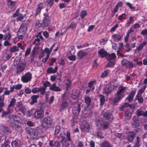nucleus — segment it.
Instances as JSON below:
<instances>
[{"instance_id":"nucleus-28","label":"nucleus","mask_w":147,"mask_h":147,"mask_svg":"<svg viewBox=\"0 0 147 147\" xmlns=\"http://www.w3.org/2000/svg\"><path fill=\"white\" fill-rule=\"evenodd\" d=\"M125 87H123L121 86H119L118 88L119 90L117 92L118 93H120L121 94V93L125 89Z\"/></svg>"},{"instance_id":"nucleus-19","label":"nucleus","mask_w":147,"mask_h":147,"mask_svg":"<svg viewBox=\"0 0 147 147\" xmlns=\"http://www.w3.org/2000/svg\"><path fill=\"white\" fill-rule=\"evenodd\" d=\"M80 111V104L78 105L77 107L74 108L73 110V113L75 116H77L79 114Z\"/></svg>"},{"instance_id":"nucleus-22","label":"nucleus","mask_w":147,"mask_h":147,"mask_svg":"<svg viewBox=\"0 0 147 147\" xmlns=\"http://www.w3.org/2000/svg\"><path fill=\"white\" fill-rule=\"evenodd\" d=\"M20 103H18L17 104V106L18 107V109L21 111L23 113V115H25V112L26 111V109L25 107L22 105H20Z\"/></svg>"},{"instance_id":"nucleus-16","label":"nucleus","mask_w":147,"mask_h":147,"mask_svg":"<svg viewBox=\"0 0 147 147\" xmlns=\"http://www.w3.org/2000/svg\"><path fill=\"white\" fill-rule=\"evenodd\" d=\"M135 94L136 91L134 90H132L129 95L126 98V99H127L129 102H131Z\"/></svg>"},{"instance_id":"nucleus-47","label":"nucleus","mask_w":147,"mask_h":147,"mask_svg":"<svg viewBox=\"0 0 147 147\" xmlns=\"http://www.w3.org/2000/svg\"><path fill=\"white\" fill-rule=\"evenodd\" d=\"M2 130L5 133L9 131V129L7 127L5 126H3L2 127Z\"/></svg>"},{"instance_id":"nucleus-24","label":"nucleus","mask_w":147,"mask_h":147,"mask_svg":"<svg viewBox=\"0 0 147 147\" xmlns=\"http://www.w3.org/2000/svg\"><path fill=\"white\" fill-rule=\"evenodd\" d=\"M129 109H128L125 111V115L126 119H129L131 117L132 114L129 112Z\"/></svg>"},{"instance_id":"nucleus-62","label":"nucleus","mask_w":147,"mask_h":147,"mask_svg":"<svg viewBox=\"0 0 147 147\" xmlns=\"http://www.w3.org/2000/svg\"><path fill=\"white\" fill-rule=\"evenodd\" d=\"M42 24L40 23V21L38 20L36 22V28H39L41 26Z\"/></svg>"},{"instance_id":"nucleus-38","label":"nucleus","mask_w":147,"mask_h":147,"mask_svg":"<svg viewBox=\"0 0 147 147\" xmlns=\"http://www.w3.org/2000/svg\"><path fill=\"white\" fill-rule=\"evenodd\" d=\"M95 82V80L92 81L88 83V86L90 88V89H91L92 88V90H93L94 89V87H92V86L94 84Z\"/></svg>"},{"instance_id":"nucleus-7","label":"nucleus","mask_w":147,"mask_h":147,"mask_svg":"<svg viewBox=\"0 0 147 147\" xmlns=\"http://www.w3.org/2000/svg\"><path fill=\"white\" fill-rule=\"evenodd\" d=\"M81 127L82 129L85 131H88L90 128L89 124L85 121H83Z\"/></svg>"},{"instance_id":"nucleus-63","label":"nucleus","mask_w":147,"mask_h":147,"mask_svg":"<svg viewBox=\"0 0 147 147\" xmlns=\"http://www.w3.org/2000/svg\"><path fill=\"white\" fill-rule=\"evenodd\" d=\"M69 145V143L67 140H65L63 142V147H67Z\"/></svg>"},{"instance_id":"nucleus-43","label":"nucleus","mask_w":147,"mask_h":147,"mask_svg":"<svg viewBox=\"0 0 147 147\" xmlns=\"http://www.w3.org/2000/svg\"><path fill=\"white\" fill-rule=\"evenodd\" d=\"M16 102V99L15 98H12L10 102V104L9 105V106H13L15 104Z\"/></svg>"},{"instance_id":"nucleus-29","label":"nucleus","mask_w":147,"mask_h":147,"mask_svg":"<svg viewBox=\"0 0 147 147\" xmlns=\"http://www.w3.org/2000/svg\"><path fill=\"white\" fill-rule=\"evenodd\" d=\"M100 100V105H103L105 102V97L102 95H100L99 96Z\"/></svg>"},{"instance_id":"nucleus-18","label":"nucleus","mask_w":147,"mask_h":147,"mask_svg":"<svg viewBox=\"0 0 147 147\" xmlns=\"http://www.w3.org/2000/svg\"><path fill=\"white\" fill-rule=\"evenodd\" d=\"M50 89L55 91L58 92L61 90L58 87L56 86L55 84L54 83L50 86Z\"/></svg>"},{"instance_id":"nucleus-61","label":"nucleus","mask_w":147,"mask_h":147,"mask_svg":"<svg viewBox=\"0 0 147 147\" xmlns=\"http://www.w3.org/2000/svg\"><path fill=\"white\" fill-rule=\"evenodd\" d=\"M60 127L59 126H57L55 128V135L57 134L59 131Z\"/></svg>"},{"instance_id":"nucleus-46","label":"nucleus","mask_w":147,"mask_h":147,"mask_svg":"<svg viewBox=\"0 0 147 147\" xmlns=\"http://www.w3.org/2000/svg\"><path fill=\"white\" fill-rule=\"evenodd\" d=\"M53 0H47V4L48 6L51 7L53 3Z\"/></svg>"},{"instance_id":"nucleus-1","label":"nucleus","mask_w":147,"mask_h":147,"mask_svg":"<svg viewBox=\"0 0 147 147\" xmlns=\"http://www.w3.org/2000/svg\"><path fill=\"white\" fill-rule=\"evenodd\" d=\"M117 86V84H114L113 82H111L106 86L104 90L103 93L108 94L111 92L112 90L116 88Z\"/></svg>"},{"instance_id":"nucleus-50","label":"nucleus","mask_w":147,"mask_h":147,"mask_svg":"<svg viewBox=\"0 0 147 147\" xmlns=\"http://www.w3.org/2000/svg\"><path fill=\"white\" fill-rule=\"evenodd\" d=\"M46 89V88H44V87H41L39 88V92H40V93L42 94L43 95L45 92Z\"/></svg>"},{"instance_id":"nucleus-17","label":"nucleus","mask_w":147,"mask_h":147,"mask_svg":"<svg viewBox=\"0 0 147 147\" xmlns=\"http://www.w3.org/2000/svg\"><path fill=\"white\" fill-rule=\"evenodd\" d=\"M87 53L86 52H84L82 50L79 51L77 53V56L78 58L82 59L85 56L87 55Z\"/></svg>"},{"instance_id":"nucleus-44","label":"nucleus","mask_w":147,"mask_h":147,"mask_svg":"<svg viewBox=\"0 0 147 147\" xmlns=\"http://www.w3.org/2000/svg\"><path fill=\"white\" fill-rule=\"evenodd\" d=\"M126 17V15L125 13H123L120 15L118 18V19L119 20H124Z\"/></svg>"},{"instance_id":"nucleus-26","label":"nucleus","mask_w":147,"mask_h":147,"mask_svg":"<svg viewBox=\"0 0 147 147\" xmlns=\"http://www.w3.org/2000/svg\"><path fill=\"white\" fill-rule=\"evenodd\" d=\"M101 147H112L110 145V144L105 141H104L100 144Z\"/></svg>"},{"instance_id":"nucleus-33","label":"nucleus","mask_w":147,"mask_h":147,"mask_svg":"<svg viewBox=\"0 0 147 147\" xmlns=\"http://www.w3.org/2000/svg\"><path fill=\"white\" fill-rule=\"evenodd\" d=\"M10 51L11 52H15L19 50L18 48L16 46H14L10 48Z\"/></svg>"},{"instance_id":"nucleus-6","label":"nucleus","mask_w":147,"mask_h":147,"mask_svg":"<svg viewBox=\"0 0 147 147\" xmlns=\"http://www.w3.org/2000/svg\"><path fill=\"white\" fill-rule=\"evenodd\" d=\"M44 115V111L42 110L36 111L34 114L35 118L37 119H41L42 118Z\"/></svg>"},{"instance_id":"nucleus-45","label":"nucleus","mask_w":147,"mask_h":147,"mask_svg":"<svg viewBox=\"0 0 147 147\" xmlns=\"http://www.w3.org/2000/svg\"><path fill=\"white\" fill-rule=\"evenodd\" d=\"M22 84H18L14 85V87L16 90H19L22 88Z\"/></svg>"},{"instance_id":"nucleus-5","label":"nucleus","mask_w":147,"mask_h":147,"mask_svg":"<svg viewBox=\"0 0 147 147\" xmlns=\"http://www.w3.org/2000/svg\"><path fill=\"white\" fill-rule=\"evenodd\" d=\"M124 96L123 95L120 93H118L117 92L115 95V97L113 100V102L111 103V104L113 105H115L116 103L118 102Z\"/></svg>"},{"instance_id":"nucleus-58","label":"nucleus","mask_w":147,"mask_h":147,"mask_svg":"<svg viewBox=\"0 0 147 147\" xmlns=\"http://www.w3.org/2000/svg\"><path fill=\"white\" fill-rule=\"evenodd\" d=\"M127 63V64L126 66L127 68L130 69L133 67V65L131 62L128 61V63Z\"/></svg>"},{"instance_id":"nucleus-31","label":"nucleus","mask_w":147,"mask_h":147,"mask_svg":"<svg viewBox=\"0 0 147 147\" xmlns=\"http://www.w3.org/2000/svg\"><path fill=\"white\" fill-rule=\"evenodd\" d=\"M15 2L12 1L11 0H9L7 1V4L9 7L12 8L14 6Z\"/></svg>"},{"instance_id":"nucleus-64","label":"nucleus","mask_w":147,"mask_h":147,"mask_svg":"<svg viewBox=\"0 0 147 147\" xmlns=\"http://www.w3.org/2000/svg\"><path fill=\"white\" fill-rule=\"evenodd\" d=\"M127 63H128V61L126 59H123L122 62V64L123 66H125L126 67L127 64Z\"/></svg>"},{"instance_id":"nucleus-20","label":"nucleus","mask_w":147,"mask_h":147,"mask_svg":"<svg viewBox=\"0 0 147 147\" xmlns=\"http://www.w3.org/2000/svg\"><path fill=\"white\" fill-rule=\"evenodd\" d=\"M98 53L99 55H100L102 57H106L107 54L106 51L102 49H100L98 51Z\"/></svg>"},{"instance_id":"nucleus-25","label":"nucleus","mask_w":147,"mask_h":147,"mask_svg":"<svg viewBox=\"0 0 147 147\" xmlns=\"http://www.w3.org/2000/svg\"><path fill=\"white\" fill-rule=\"evenodd\" d=\"M58 67H56L54 69L52 67L48 68L47 69V72L49 73H54L56 72Z\"/></svg>"},{"instance_id":"nucleus-51","label":"nucleus","mask_w":147,"mask_h":147,"mask_svg":"<svg viewBox=\"0 0 147 147\" xmlns=\"http://www.w3.org/2000/svg\"><path fill=\"white\" fill-rule=\"evenodd\" d=\"M43 86L44 87L46 88L47 87H50V86H51L50 83L48 81L43 82Z\"/></svg>"},{"instance_id":"nucleus-23","label":"nucleus","mask_w":147,"mask_h":147,"mask_svg":"<svg viewBox=\"0 0 147 147\" xmlns=\"http://www.w3.org/2000/svg\"><path fill=\"white\" fill-rule=\"evenodd\" d=\"M146 43H147L146 41L143 42L136 48V49L139 51L143 49L144 47L146 45Z\"/></svg>"},{"instance_id":"nucleus-4","label":"nucleus","mask_w":147,"mask_h":147,"mask_svg":"<svg viewBox=\"0 0 147 147\" xmlns=\"http://www.w3.org/2000/svg\"><path fill=\"white\" fill-rule=\"evenodd\" d=\"M32 78V74L29 72H28L25 73L22 76L21 80L23 82L26 83L30 81Z\"/></svg>"},{"instance_id":"nucleus-9","label":"nucleus","mask_w":147,"mask_h":147,"mask_svg":"<svg viewBox=\"0 0 147 147\" xmlns=\"http://www.w3.org/2000/svg\"><path fill=\"white\" fill-rule=\"evenodd\" d=\"M27 30V27L24 24H22L20 26L18 34L25 35Z\"/></svg>"},{"instance_id":"nucleus-11","label":"nucleus","mask_w":147,"mask_h":147,"mask_svg":"<svg viewBox=\"0 0 147 147\" xmlns=\"http://www.w3.org/2000/svg\"><path fill=\"white\" fill-rule=\"evenodd\" d=\"M136 115L138 116H143L144 117L147 116V111L144 112L140 109H138L136 111Z\"/></svg>"},{"instance_id":"nucleus-53","label":"nucleus","mask_w":147,"mask_h":147,"mask_svg":"<svg viewBox=\"0 0 147 147\" xmlns=\"http://www.w3.org/2000/svg\"><path fill=\"white\" fill-rule=\"evenodd\" d=\"M39 97V96L38 95H34L32 96L31 97L32 100H33L34 101H35L36 102H37V99Z\"/></svg>"},{"instance_id":"nucleus-60","label":"nucleus","mask_w":147,"mask_h":147,"mask_svg":"<svg viewBox=\"0 0 147 147\" xmlns=\"http://www.w3.org/2000/svg\"><path fill=\"white\" fill-rule=\"evenodd\" d=\"M18 16V17L17 18V21H21L24 18V16L21 14H20Z\"/></svg>"},{"instance_id":"nucleus-12","label":"nucleus","mask_w":147,"mask_h":147,"mask_svg":"<svg viewBox=\"0 0 147 147\" xmlns=\"http://www.w3.org/2000/svg\"><path fill=\"white\" fill-rule=\"evenodd\" d=\"M44 16H45L43 22V24L45 26H48L50 23L49 18L46 14H44Z\"/></svg>"},{"instance_id":"nucleus-21","label":"nucleus","mask_w":147,"mask_h":147,"mask_svg":"<svg viewBox=\"0 0 147 147\" xmlns=\"http://www.w3.org/2000/svg\"><path fill=\"white\" fill-rule=\"evenodd\" d=\"M9 118L12 121H14L17 122H20L21 119L20 117L15 115H11L9 116Z\"/></svg>"},{"instance_id":"nucleus-27","label":"nucleus","mask_w":147,"mask_h":147,"mask_svg":"<svg viewBox=\"0 0 147 147\" xmlns=\"http://www.w3.org/2000/svg\"><path fill=\"white\" fill-rule=\"evenodd\" d=\"M27 133L30 136L35 135L36 134L35 130L32 129V128H30L27 131Z\"/></svg>"},{"instance_id":"nucleus-57","label":"nucleus","mask_w":147,"mask_h":147,"mask_svg":"<svg viewBox=\"0 0 147 147\" xmlns=\"http://www.w3.org/2000/svg\"><path fill=\"white\" fill-rule=\"evenodd\" d=\"M129 104L127 103H125L120 108V109L122 111L123 110V108H124L127 107H129Z\"/></svg>"},{"instance_id":"nucleus-8","label":"nucleus","mask_w":147,"mask_h":147,"mask_svg":"<svg viewBox=\"0 0 147 147\" xmlns=\"http://www.w3.org/2000/svg\"><path fill=\"white\" fill-rule=\"evenodd\" d=\"M26 65L25 62H20V64L17 67V73L22 72L24 70Z\"/></svg>"},{"instance_id":"nucleus-56","label":"nucleus","mask_w":147,"mask_h":147,"mask_svg":"<svg viewBox=\"0 0 147 147\" xmlns=\"http://www.w3.org/2000/svg\"><path fill=\"white\" fill-rule=\"evenodd\" d=\"M11 145L13 147H18V143L16 141H13L11 143Z\"/></svg>"},{"instance_id":"nucleus-55","label":"nucleus","mask_w":147,"mask_h":147,"mask_svg":"<svg viewBox=\"0 0 147 147\" xmlns=\"http://www.w3.org/2000/svg\"><path fill=\"white\" fill-rule=\"evenodd\" d=\"M137 141L135 144L134 147H139L140 146L139 142V138L137 137Z\"/></svg>"},{"instance_id":"nucleus-49","label":"nucleus","mask_w":147,"mask_h":147,"mask_svg":"<svg viewBox=\"0 0 147 147\" xmlns=\"http://www.w3.org/2000/svg\"><path fill=\"white\" fill-rule=\"evenodd\" d=\"M115 60L113 61H109V63L107 64V66L110 67H113L115 64Z\"/></svg>"},{"instance_id":"nucleus-3","label":"nucleus","mask_w":147,"mask_h":147,"mask_svg":"<svg viewBox=\"0 0 147 147\" xmlns=\"http://www.w3.org/2000/svg\"><path fill=\"white\" fill-rule=\"evenodd\" d=\"M97 124L100 125L104 130L108 128L110 121H107L106 120L98 119L96 121Z\"/></svg>"},{"instance_id":"nucleus-48","label":"nucleus","mask_w":147,"mask_h":147,"mask_svg":"<svg viewBox=\"0 0 147 147\" xmlns=\"http://www.w3.org/2000/svg\"><path fill=\"white\" fill-rule=\"evenodd\" d=\"M32 92L34 94H36L39 92V88H33L32 90Z\"/></svg>"},{"instance_id":"nucleus-52","label":"nucleus","mask_w":147,"mask_h":147,"mask_svg":"<svg viewBox=\"0 0 147 147\" xmlns=\"http://www.w3.org/2000/svg\"><path fill=\"white\" fill-rule=\"evenodd\" d=\"M20 62V60L19 59L16 58L15 59L13 62L14 64L15 65H19Z\"/></svg>"},{"instance_id":"nucleus-40","label":"nucleus","mask_w":147,"mask_h":147,"mask_svg":"<svg viewBox=\"0 0 147 147\" xmlns=\"http://www.w3.org/2000/svg\"><path fill=\"white\" fill-rule=\"evenodd\" d=\"M85 101L88 105H89L91 102L90 98L88 96L86 97L85 98Z\"/></svg>"},{"instance_id":"nucleus-14","label":"nucleus","mask_w":147,"mask_h":147,"mask_svg":"<svg viewBox=\"0 0 147 147\" xmlns=\"http://www.w3.org/2000/svg\"><path fill=\"white\" fill-rule=\"evenodd\" d=\"M122 36L119 34H114L112 36V39L114 41H118L120 40Z\"/></svg>"},{"instance_id":"nucleus-54","label":"nucleus","mask_w":147,"mask_h":147,"mask_svg":"<svg viewBox=\"0 0 147 147\" xmlns=\"http://www.w3.org/2000/svg\"><path fill=\"white\" fill-rule=\"evenodd\" d=\"M65 136V133L64 132H63L61 133L60 136V138H61L62 141L64 140Z\"/></svg>"},{"instance_id":"nucleus-37","label":"nucleus","mask_w":147,"mask_h":147,"mask_svg":"<svg viewBox=\"0 0 147 147\" xmlns=\"http://www.w3.org/2000/svg\"><path fill=\"white\" fill-rule=\"evenodd\" d=\"M11 38V36L10 33L6 34L4 36V40H9Z\"/></svg>"},{"instance_id":"nucleus-42","label":"nucleus","mask_w":147,"mask_h":147,"mask_svg":"<svg viewBox=\"0 0 147 147\" xmlns=\"http://www.w3.org/2000/svg\"><path fill=\"white\" fill-rule=\"evenodd\" d=\"M87 14L86 11L85 10H83L81 12L80 16L82 18H83L86 16Z\"/></svg>"},{"instance_id":"nucleus-41","label":"nucleus","mask_w":147,"mask_h":147,"mask_svg":"<svg viewBox=\"0 0 147 147\" xmlns=\"http://www.w3.org/2000/svg\"><path fill=\"white\" fill-rule=\"evenodd\" d=\"M33 110H30L28 111L27 112H25V115H26V116L27 117H29L31 115V114L32 113V111Z\"/></svg>"},{"instance_id":"nucleus-34","label":"nucleus","mask_w":147,"mask_h":147,"mask_svg":"<svg viewBox=\"0 0 147 147\" xmlns=\"http://www.w3.org/2000/svg\"><path fill=\"white\" fill-rule=\"evenodd\" d=\"M146 88V86H143L138 91L137 95H141L142 93L144 92Z\"/></svg>"},{"instance_id":"nucleus-15","label":"nucleus","mask_w":147,"mask_h":147,"mask_svg":"<svg viewBox=\"0 0 147 147\" xmlns=\"http://www.w3.org/2000/svg\"><path fill=\"white\" fill-rule=\"evenodd\" d=\"M134 137V134L133 132L130 131L128 132L127 138L128 141L132 142L133 140Z\"/></svg>"},{"instance_id":"nucleus-30","label":"nucleus","mask_w":147,"mask_h":147,"mask_svg":"<svg viewBox=\"0 0 147 147\" xmlns=\"http://www.w3.org/2000/svg\"><path fill=\"white\" fill-rule=\"evenodd\" d=\"M109 70H105L101 74V77L102 78H105L107 77L109 73Z\"/></svg>"},{"instance_id":"nucleus-35","label":"nucleus","mask_w":147,"mask_h":147,"mask_svg":"<svg viewBox=\"0 0 147 147\" xmlns=\"http://www.w3.org/2000/svg\"><path fill=\"white\" fill-rule=\"evenodd\" d=\"M4 100V96L3 95L0 96V107H2L4 105L3 101Z\"/></svg>"},{"instance_id":"nucleus-59","label":"nucleus","mask_w":147,"mask_h":147,"mask_svg":"<svg viewBox=\"0 0 147 147\" xmlns=\"http://www.w3.org/2000/svg\"><path fill=\"white\" fill-rule=\"evenodd\" d=\"M68 59L71 61H75L76 59V56L75 55H72L68 57Z\"/></svg>"},{"instance_id":"nucleus-39","label":"nucleus","mask_w":147,"mask_h":147,"mask_svg":"<svg viewBox=\"0 0 147 147\" xmlns=\"http://www.w3.org/2000/svg\"><path fill=\"white\" fill-rule=\"evenodd\" d=\"M43 51L45 53L47 54V56H48V57H49V55L51 52V51H50L49 48H46L44 49Z\"/></svg>"},{"instance_id":"nucleus-10","label":"nucleus","mask_w":147,"mask_h":147,"mask_svg":"<svg viewBox=\"0 0 147 147\" xmlns=\"http://www.w3.org/2000/svg\"><path fill=\"white\" fill-rule=\"evenodd\" d=\"M116 57V55L114 53H112L111 55L107 53L106 57V58L109 61H113L115 60Z\"/></svg>"},{"instance_id":"nucleus-2","label":"nucleus","mask_w":147,"mask_h":147,"mask_svg":"<svg viewBox=\"0 0 147 147\" xmlns=\"http://www.w3.org/2000/svg\"><path fill=\"white\" fill-rule=\"evenodd\" d=\"M52 122V120L50 117H46L42 120V125L44 127L48 128L51 126Z\"/></svg>"},{"instance_id":"nucleus-32","label":"nucleus","mask_w":147,"mask_h":147,"mask_svg":"<svg viewBox=\"0 0 147 147\" xmlns=\"http://www.w3.org/2000/svg\"><path fill=\"white\" fill-rule=\"evenodd\" d=\"M133 125H135L136 126H138V121L137 118L136 116H134L133 119Z\"/></svg>"},{"instance_id":"nucleus-13","label":"nucleus","mask_w":147,"mask_h":147,"mask_svg":"<svg viewBox=\"0 0 147 147\" xmlns=\"http://www.w3.org/2000/svg\"><path fill=\"white\" fill-rule=\"evenodd\" d=\"M104 117L105 118V120H106L107 121H110V123H111L113 120V117L111 114L107 112L104 113Z\"/></svg>"},{"instance_id":"nucleus-36","label":"nucleus","mask_w":147,"mask_h":147,"mask_svg":"<svg viewBox=\"0 0 147 147\" xmlns=\"http://www.w3.org/2000/svg\"><path fill=\"white\" fill-rule=\"evenodd\" d=\"M136 98L138 100L139 103H142L143 101V98L141 95H137L136 96Z\"/></svg>"}]
</instances>
